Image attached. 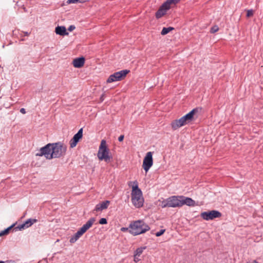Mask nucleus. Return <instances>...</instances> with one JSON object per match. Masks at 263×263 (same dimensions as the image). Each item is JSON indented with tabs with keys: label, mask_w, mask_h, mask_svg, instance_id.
<instances>
[{
	"label": "nucleus",
	"mask_w": 263,
	"mask_h": 263,
	"mask_svg": "<svg viewBox=\"0 0 263 263\" xmlns=\"http://www.w3.org/2000/svg\"><path fill=\"white\" fill-rule=\"evenodd\" d=\"M201 217L206 220H212L216 218L221 216V213L216 210H212L209 212H204L201 214Z\"/></svg>",
	"instance_id": "1a4fd4ad"
},
{
	"label": "nucleus",
	"mask_w": 263,
	"mask_h": 263,
	"mask_svg": "<svg viewBox=\"0 0 263 263\" xmlns=\"http://www.w3.org/2000/svg\"><path fill=\"white\" fill-rule=\"evenodd\" d=\"M124 135H120L118 138L119 141H120V142L122 141L124 139Z\"/></svg>",
	"instance_id": "2f4dec72"
},
{
	"label": "nucleus",
	"mask_w": 263,
	"mask_h": 263,
	"mask_svg": "<svg viewBox=\"0 0 263 263\" xmlns=\"http://www.w3.org/2000/svg\"><path fill=\"white\" fill-rule=\"evenodd\" d=\"M37 221L36 219H28L26 221H25L22 224H21L13 229V230H15V231L17 230H21L22 229H24L25 228H28L30 227H31L33 223L36 222Z\"/></svg>",
	"instance_id": "9b49d317"
},
{
	"label": "nucleus",
	"mask_w": 263,
	"mask_h": 263,
	"mask_svg": "<svg viewBox=\"0 0 263 263\" xmlns=\"http://www.w3.org/2000/svg\"><path fill=\"white\" fill-rule=\"evenodd\" d=\"M173 30H174V28L172 27H169L167 28L164 27L162 29L161 33L162 35H165Z\"/></svg>",
	"instance_id": "aec40b11"
},
{
	"label": "nucleus",
	"mask_w": 263,
	"mask_h": 263,
	"mask_svg": "<svg viewBox=\"0 0 263 263\" xmlns=\"http://www.w3.org/2000/svg\"><path fill=\"white\" fill-rule=\"evenodd\" d=\"M67 151V146L61 142L48 143L42 147L36 156H44L47 159L59 158L64 156Z\"/></svg>",
	"instance_id": "f257e3e1"
},
{
	"label": "nucleus",
	"mask_w": 263,
	"mask_h": 263,
	"mask_svg": "<svg viewBox=\"0 0 263 263\" xmlns=\"http://www.w3.org/2000/svg\"><path fill=\"white\" fill-rule=\"evenodd\" d=\"M146 247H143L137 248L136 250L134 252L135 256H140L143 252L144 250L146 249Z\"/></svg>",
	"instance_id": "6ab92c4d"
},
{
	"label": "nucleus",
	"mask_w": 263,
	"mask_h": 263,
	"mask_svg": "<svg viewBox=\"0 0 263 263\" xmlns=\"http://www.w3.org/2000/svg\"><path fill=\"white\" fill-rule=\"evenodd\" d=\"M89 1V0H81V2H82V3H85V2H88V1Z\"/></svg>",
	"instance_id": "72a5a7b5"
},
{
	"label": "nucleus",
	"mask_w": 263,
	"mask_h": 263,
	"mask_svg": "<svg viewBox=\"0 0 263 263\" xmlns=\"http://www.w3.org/2000/svg\"><path fill=\"white\" fill-rule=\"evenodd\" d=\"M20 112L23 114H26V110L24 108H22L20 109Z\"/></svg>",
	"instance_id": "473e14b6"
},
{
	"label": "nucleus",
	"mask_w": 263,
	"mask_h": 263,
	"mask_svg": "<svg viewBox=\"0 0 263 263\" xmlns=\"http://www.w3.org/2000/svg\"><path fill=\"white\" fill-rule=\"evenodd\" d=\"M84 233L85 232L80 228L77 233H76V234L80 238Z\"/></svg>",
	"instance_id": "b1692460"
},
{
	"label": "nucleus",
	"mask_w": 263,
	"mask_h": 263,
	"mask_svg": "<svg viewBox=\"0 0 263 263\" xmlns=\"http://www.w3.org/2000/svg\"><path fill=\"white\" fill-rule=\"evenodd\" d=\"M198 111V109L197 108H194L188 114L181 118L185 125L193 120L194 115L195 113L197 112Z\"/></svg>",
	"instance_id": "f8f14e48"
},
{
	"label": "nucleus",
	"mask_w": 263,
	"mask_h": 263,
	"mask_svg": "<svg viewBox=\"0 0 263 263\" xmlns=\"http://www.w3.org/2000/svg\"><path fill=\"white\" fill-rule=\"evenodd\" d=\"M78 3H82V2H81V0H67V4H76Z\"/></svg>",
	"instance_id": "5701e85b"
},
{
	"label": "nucleus",
	"mask_w": 263,
	"mask_h": 263,
	"mask_svg": "<svg viewBox=\"0 0 263 263\" xmlns=\"http://www.w3.org/2000/svg\"><path fill=\"white\" fill-rule=\"evenodd\" d=\"M153 164V152H148L144 158L142 167L145 172H147Z\"/></svg>",
	"instance_id": "6e6552de"
},
{
	"label": "nucleus",
	"mask_w": 263,
	"mask_h": 263,
	"mask_svg": "<svg viewBox=\"0 0 263 263\" xmlns=\"http://www.w3.org/2000/svg\"><path fill=\"white\" fill-rule=\"evenodd\" d=\"M14 224H12L10 227H8V228L6 229L4 231H2L0 232V236L4 235L5 234H7L9 232V231L12 229V227H13Z\"/></svg>",
	"instance_id": "412c9836"
},
{
	"label": "nucleus",
	"mask_w": 263,
	"mask_h": 263,
	"mask_svg": "<svg viewBox=\"0 0 263 263\" xmlns=\"http://www.w3.org/2000/svg\"><path fill=\"white\" fill-rule=\"evenodd\" d=\"M129 233L134 236L144 233L150 230L149 226L142 220L132 222L129 225Z\"/></svg>",
	"instance_id": "f03ea898"
},
{
	"label": "nucleus",
	"mask_w": 263,
	"mask_h": 263,
	"mask_svg": "<svg viewBox=\"0 0 263 263\" xmlns=\"http://www.w3.org/2000/svg\"><path fill=\"white\" fill-rule=\"evenodd\" d=\"M103 96H101V99L102 100V101L103 100Z\"/></svg>",
	"instance_id": "c9c22d12"
},
{
	"label": "nucleus",
	"mask_w": 263,
	"mask_h": 263,
	"mask_svg": "<svg viewBox=\"0 0 263 263\" xmlns=\"http://www.w3.org/2000/svg\"><path fill=\"white\" fill-rule=\"evenodd\" d=\"M134 184L135 185L132 187L131 193L132 202L135 207L139 208L143 206L144 199L142 197V191L138 187L137 182L134 181Z\"/></svg>",
	"instance_id": "7ed1b4c3"
},
{
	"label": "nucleus",
	"mask_w": 263,
	"mask_h": 263,
	"mask_svg": "<svg viewBox=\"0 0 263 263\" xmlns=\"http://www.w3.org/2000/svg\"><path fill=\"white\" fill-rule=\"evenodd\" d=\"M184 125H185V124L181 118L178 120H175L171 123V126L173 130H176Z\"/></svg>",
	"instance_id": "dca6fc26"
},
{
	"label": "nucleus",
	"mask_w": 263,
	"mask_h": 263,
	"mask_svg": "<svg viewBox=\"0 0 263 263\" xmlns=\"http://www.w3.org/2000/svg\"><path fill=\"white\" fill-rule=\"evenodd\" d=\"M253 15V12L252 10H248L247 12V16H250Z\"/></svg>",
	"instance_id": "7c9ffc66"
},
{
	"label": "nucleus",
	"mask_w": 263,
	"mask_h": 263,
	"mask_svg": "<svg viewBox=\"0 0 263 263\" xmlns=\"http://www.w3.org/2000/svg\"><path fill=\"white\" fill-rule=\"evenodd\" d=\"M180 0H166L159 8L155 13V16L159 19L164 16L172 5H175Z\"/></svg>",
	"instance_id": "423d86ee"
},
{
	"label": "nucleus",
	"mask_w": 263,
	"mask_h": 263,
	"mask_svg": "<svg viewBox=\"0 0 263 263\" xmlns=\"http://www.w3.org/2000/svg\"><path fill=\"white\" fill-rule=\"evenodd\" d=\"M79 238V237H78V236L76 234V233L74 234V235H73L70 238V240H69V242L71 243H74L75 242H76L78 239Z\"/></svg>",
	"instance_id": "4be33fe9"
},
{
	"label": "nucleus",
	"mask_w": 263,
	"mask_h": 263,
	"mask_svg": "<svg viewBox=\"0 0 263 263\" xmlns=\"http://www.w3.org/2000/svg\"><path fill=\"white\" fill-rule=\"evenodd\" d=\"M130 72L129 70L124 69L116 72L111 74L107 80V83H112L119 81L124 78Z\"/></svg>",
	"instance_id": "0eeeda50"
},
{
	"label": "nucleus",
	"mask_w": 263,
	"mask_h": 263,
	"mask_svg": "<svg viewBox=\"0 0 263 263\" xmlns=\"http://www.w3.org/2000/svg\"><path fill=\"white\" fill-rule=\"evenodd\" d=\"M129 227L128 228L122 227V228H121V231L122 232H126V231H128L129 232Z\"/></svg>",
	"instance_id": "c85d7f7f"
},
{
	"label": "nucleus",
	"mask_w": 263,
	"mask_h": 263,
	"mask_svg": "<svg viewBox=\"0 0 263 263\" xmlns=\"http://www.w3.org/2000/svg\"><path fill=\"white\" fill-rule=\"evenodd\" d=\"M165 231V229L160 230L159 231L156 233V236L157 237L161 236Z\"/></svg>",
	"instance_id": "bb28decb"
},
{
	"label": "nucleus",
	"mask_w": 263,
	"mask_h": 263,
	"mask_svg": "<svg viewBox=\"0 0 263 263\" xmlns=\"http://www.w3.org/2000/svg\"><path fill=\"white\" fill-rule=\"evenodd\" d=\"M139 257V256H135V254H134V260L135 262H137L140 260Z\"/></svg>",
	"instance_id": "cd10ccee"
},
{
	"label": "nucleus",
	"mask_w": 263,
	"mask_h": 263,
	"mask_svg": "<svg viewBox=\"0 0 263 263\" xmlns=\"http://www.w3.org/2000/svg\"><path fill=\"white\" fill-rule=\"evenodd\" d=\"M85 63V58L80 57L74 59L72 61V64L76 68H81L83 66Z\"/></svg>",
	"instance_id": "2eb2a0df"
},
{
	"label": "nucleus",
	"mask_w": 263,
	"mask_h": 263,
	"mask_svg": "<svg viewBox=\"0 0 263 263\" xmlns=\"http://www.w3.org/2000/svg\"><path fill=\"white\" fill-rule=\"evenodd\" d=\"M109 203V201L105 200L97 204L93 210V212H100L107 209Z\"/></svg>",
	"instance_id": "ddd939ff"
},
{
	"label": "nucleus",
	"mask_w": 263,
	"mask_h": 263,
	"mask_svg": "<svg viewBox=\"0 0 263 263\" xmlns=\"http://www.w3.org/2000/svg\"><path fill=\"white\" fill-rule=\"evenodd\" d=\"M83 136V128H81L79 130L78 133L76 134L73 138L70 140L69 144L71 148H73L76 146L78 142L82 138Z\"/></svg>",
	"instance_id": "9d476101"
},
{
	"label": "nucleus",
	"mask_w": 263,
	"mask_h": 263,
	"mask_svg": "<svg viewBox=\"0 0 263 263\" xmlns=\"http://www.w3.org/2000/svg\"><path fill=\"white\" fill-rule=\"evenodd\" d=\"M24 33H25V35L26 36H28V35H29V33L28 32H25Z\"/></svg>",
	"instance_id": "f704fd0d"
},
{
	"label": "nucleus",
	"mask_w": 263,
	"mask_h": 263,
	"mask_svg": "<svg viewBox=\"0 0 263 263\" xmlns=\"http://www.w3.org/2000/svg\"><path fill=\"white\" fill-rule=\"evenodd\" d=\"M55 32L57 34L63 36L68 34V32L66 31V27L63 26L57 27L55 29Z\"/></svg>",
	"instance_id": "a211bd4d"
},
{
	"label": "nucleus",
	"mask_w": 263,
	"mask_h": 263,
	"mask_svg": "<svg viewBox=\"0 0 263 263\" xmlns=\"http://www.w3.org/2000/svg\"><path fill=\"white\" fill-rule=\"evenodd\" d=\"M219 28L217 26H215L211 28L210 32L212 33H214L218 30Z\"/></svg>",
	"instance_id": "393cba45"
},
{
	"label": "nucleus",
	"mask_w": 263,
	"mask_h": 263,
	"mask_svg": "<svg viewBox=\"0 0 263 263\" xmlns=\"http://www.w3.org/2000/svg\"><path fill=\"white\" fill-rule=\"evenodd\" d=\"M95 221L96 218L91 217L81 228V229L85 233L92 226Z\"/></svg>",
	"instance_id": "f3484780"
},
{
	"label": "nucleus",
	"mask_w": 263,
	"mask_h": 263,
	"mask_svg": "<svg viewBox=\"0 0 263 263\" xmlns=\"http://www.w3.org/2000/svg\"><path fill=\"white\" fill-rule=\"evenodd\" d=\"M76 28L75 26L74 25H70L68 28V30L69 31H73L74 29Z\"/></svg>",
	"instance_id": "c756f323"
},
{
	"label": "nucleus",
	"mask_w": 263,
	"mask_h": 263,
	"mask_svg": "<svg viewBox=\"0 0 263 263\" xmlns=\"http://www.w3.org/2000/svg\"><path fill=\"white\" fill-rule=\"evenodd\" d=\"M161 207H181V196H172L162 201Z\"/></svg>",
	"instance_id": "39448f33"
},
{
	"label": "nucleus",
	"mask_w": 263,
	"mask_h": 263,
	"mask_svg": "<svg viewBox=\"0 0 263 263\" xmlns=\"http://www.w3.org/2000/svg\"><path fill=\"white\" fill-rule=\"evenodd\" d=\"M183 205L194 206L195 205V201L191 198L181 196V206Z\"/></svg>",
	"instance_id": "4468645a"
},
{
	"label": "nucleus",
	"mask_w": 263,
	"mask_h": 263,
	"mask_svg": "<svg viewBox=\"0 0 263 263\" xmlns=\"http://www.w3.org/2000/svg\"><path fill=\"white\" fill-rule=\"evenodd\" d=\"M97 157L100 160H104L106 163H109L112 159V156L110 153L109 149L106 145L105 140H102L99 147Z\"/></svg>",
	"instance_id": "20e7f679"
},
{
	"label": "nucleus",
	"mask_w": 263,
	"mask_h": 263,
	"mask_svg": "<svg viewBox=\"0 0 263 263\" xmlns=\"http://www.w3.org/2000/svg\"><path fill=\"white\" fill-rule=\"evenodd\" d=\"M107 219L105 218H102L99 220V223L101 224H107Z\"/></svg>",
	"instance_id": "a878e982"
}]
</instances>
